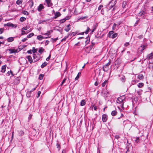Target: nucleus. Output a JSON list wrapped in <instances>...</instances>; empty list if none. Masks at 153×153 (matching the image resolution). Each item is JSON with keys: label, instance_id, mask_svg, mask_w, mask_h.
<instances>
[{"label": "nucleus", "instance_id": "nucleus-38", "mask_svg": "<svg viewBox=\"0 0 153 153\" xmlns=\"http://www.w3.org/2000/svg\"><path fill=\"white\" fill-rule=\"evenodd\" d=\"M4 28H0V34H1L4 32Z\"/></svg>", "mask_w": 153, "mask_h": 153}, {"label": "nucleus", "instance_id": "nucleus-51", "mask_svg": "<svg viewBox=\"0 0 153 153\" xmlns=\"http://www.w3.org/2000/svg\"><path fill=\"white\" fill-rule=\"evenodd\" d=\"M92 107H93V108L94 107V110L95 111H97V106H94V105H92Z\"/></svg>", "mask_w": 153, "mask_h": 153}, {"label": "nucleus", "instance_id": "nucleus-1", "mask_svg": "<svg viewBox=\"0 0 153 153\" xmlns=\"http://www.w3.org/2000/svg\"><path fill=\"white\" fill-rule=\"evenodd\" d=\"M126 98L124 95H123L118 97L117 100V103L120 104V107L122 108H123V104L125 101Z\"/></svg>", "mask_w": 153, "mask_h": 153}, {"label": "nucleus", "instance_id": "nucleus-2", "mask_svg": "<svg viewBox=\"0 0 153 153\" xmlns=\"http://www.w3.org/2000/svg\"><path fill=\"white\" fill-rule=\"evenodd\" d=\"M53 32V30H50L49 31H48L46 33H42V34L44 35H46L47 36V37H45V39H47L48 38H49L51 37V36H50V34L52 33Z\"/></svg>", "mask_w": 153, "mask_h": 153}, {"label": "nucleus", "instance_id": "nucleus-24", "mask_svg": "<svg viewBox=\"0 0 153 153\" xmlns=\"http://www.w3.org/2000/svg\"><path fill=\"white\" fill-rule=\"evenodd\" d=\"M47 64H48V63L47 62H44L42 64L41 66V68H44V67H45V66H46L47 65Z\"/></svg>", "mask_w": 153, "mask_h": 153}, {"label": "nucleus", "instance_id": "nucleus-10", "mask_svg": "<svg viewBox=\"0 0 153 153\" xmlns=\"http://www.w3.org/2000/svg\"><path fill=\"white\" fill-rule=\"evenodd\" d=\"M6 67V65H4L2 66L1 70V72H2V73H4L5 72Z\"/></svg>", "mask_w": 153, "mask_h": 153}, {"label": "nucleus", "instance_id": "nucleus-52", "mask_svg": "<svg viewBox=\"0 0 153 153\" xmlns=\"http://www.w3.org/2000/svg\"><path fill=\"white\" fill-rule=\"evenodd\" d=\"M56 146H57V148H58L59 149H59H60V145L59 144V143H57V144H56Z\"/></svg>", "mask_w": 153, "mask_h": 153}, {"label": "nucleus", "instance_id": "nucleus-43", "mask_svg": "<svg viewBox=\"0 0 153 153\" xmlns=\"http://www.w3.org/2000/svg\"><path fill=\"white\" fill-rule=\"evenodd\" d=\"M110 64H111V61H110V60H109V62L108 63L106 64L105 65H106V66H107L108 67H109V65H110Z\"/></svg>", "mask_w": 153, "mask_h": 153}, {"label": "nucleus", "instance_id": "nucleus-7", "mask_svg": "<svg viewBox=\"0 0 153 153\" xmlns=\"http://www.w3.org/2000/svg\"><path fill=\"white\" fill-rule=\"evenodd\" d=\"M8 50L10 51L9 53L10 54L16 53L17 51V50H16L14 49H8Z\"/></svg>", "mask_w": 153, "mask_h": 153}, {"label": "nucleus", "instance_id": "nucleus-48", "mask_svg": "<svg viewBox=\"0 0 153 153\" xmlns=\"http://www.w3.org/2000/svg\"><path fill=\"white\" fill-rule=\"evenodd\" d=\"M66 80V78H65L63 79V81L61 84V85H62L65 82V81Z\"/></svg>", "mask_w": 153, "mask_h": 153}, {"label": "nucleus", "instance_id": "nucleus-28", "mask_svg": "<svg viewBox=\"0 0 153 153\" xmlns=\"http://www.w3.org/2000/svg\"><path fill=\"white\" fill-rule=\"evenodd\" d=\"M26 18L24 17H22L20 19V21L21 22H23L26 20Z\"/></svg>", "mask_w": 153, "mask_h": 153}, {"label": "nucleus", "instance_id": "nucleus-64", "mask_svg": "<svg viewBox=\"0 0 153 153\" xmlns=\"http://www.w3.org/2000/svg\"><path fill=\"white\" fill-rule=\"evenodd\" d=\"M30 92L29 93H27V96L29 97L30 96Z\"/></svg>", "mask_w": 153, "mask_h": 153}, {"label": "nucleus", "instance_id": "nucleus-30", "mask_svg": "<svg viewBox=\"0 0 153 153\" xmlns=\"http://www.w3.org/2000/svg\"><path fill=\"white\" fill-rule=\"evenodd\" d=\"M34 35L33 33H31L27 36V38H30Z\"/></svg>", "mask_w": 153, "mask_h": 153}, {"label": "nucleus", "instance_id": "nucleus-57", "mask_svg": "<svg viewBox=\"0 0 153 153\" xmlns=\"http://www.w3.org/2000/svg\"><path fill=\"white\" fill-rule=\"evenodd\" d=\"M139 19H138L137 21L136 22L135 24V25H134V26H135L136 25V24H137L138 23V22L139 21Z\"/></svg>", "mask_w": 153, "mask_h": 153}, {"label": "nucleus", "instance_id": "nucleus-20", "mask_svg": "<svg viewBox=\"0 0 153 153\" xmlns=\"http://www.w3.org/2000/svg\"><path fill=\"white\" fill-rule=\"evenodd\" d=\"M81 73L80 72H79L78 73L77 76L75 78V80H77L79 78V77L81 75Z\"/></svg>", "mask_w": 153, "mask_h": 153}, {"label": "nucleus", "instance_id": "nucleus-23", "mask_svg": "<svg viewBox=\"0 0 153 153\" xmlns=\"http://www.w3.org/2000/svg\"><path fill=\"white\" fill-rule=\"evenodd\" d=\"M18 133L19 135L21 136H23L24 134V132L22 130L19 131Z\"/></svg>", "mask_w": 153, "mask_h": 153}, {"label": "nucleus", "instance_id": "nucleus-58", "mask_svg": "<svg viewBox=\"0 0 153 153\" xmlns=\"http://www.w3.org/2000/svg\"><path fill=\"white\" fill-rule=\"evenodd\" d=\"M49 43V41H48V40H46V42H45V44L46 45H48Z\"/></svg>", "mask_w": 153, "mask_h": 153}, {"label": "nucleus", "instance_id": "nucleus-53", "mask_svg": "<svg viewBox=\"0 0 153 153\" xmlns=\"http://www.w3.org/2000/svg\"><path fill=\"white\" fill-rule=\"evenodd\" d=\"M27 40V38H25L22 39V41L23 42H25Z\"/></svg>", "mask_w": 153, "mask_h": 153}, {"label": "nucleus", "instance_id": "nucleus-36", "mask_svg": "<svg viewBox=\"0 0 153 153\" xmlns=\"http://www.w3.org/2000/svg\"><path fill=\"white\" fill-rule=\"evenodd\" d=\"M37 51V49H36L35 47H33L32 48V52L34 53L36 52Z\"/></svg>", "mask_w": 153, "mask_h": 153}, {"label": "nucleus", "instance_id": "nucleus-18", "mask_svg": "<svg viewBox=\"0 0 153 153\" xmlns=\"http://www.w3.org/2000/svg\"><path fill=\"white\" fill-rule=\"evenodd\" d=\"M69 19V17H67V18H64L63 19L61 20H60V22L61 23H63L66 20H68Z\"/></svg>", "mask_w": 153, "mask_h": 153}, {"label": "nucleus", "instance_id": "nucleus-8", "mask_svg": "<svg viewBox=\"0 0 153 153\" xmlns=\"http://www.w3.org/2000/svg\"><path fill=\"white\" fill-rule=\"evenodd\" d=\"M45 1L47 3V6L48 7H50L52 6L53 4L51 3V0H45Z\"/></svg>", "mask_w": 153, "mask_h": 153}, {"label": "nucleus", "instance_id": "nucleus-25", "mask_svg": "<svg viewBox=\"0 0 153 153\" xmlns=\"http://www.w3.org/2000/svg\"><path fill=\"white\" fill-rule=\"evenodd\" d=\"M127 5V3L126 1H123L122 3V7L123 8H125Z\"/></svg>", "mask_w": 153, "mask_h": 153}, {"label": "nucleus", "instance_id": "nucleus-35", "mask_svg": "<svg viewBox=\"0 0 153 153\" xmlns=\"http://www.w3.org/2000/svg\"><path fill=\"white\" fill-rule=\"evenodd\" d=\"M90 30V29L88 27H87L86 30L85 32L86 34H88Z\"/></svg>", "mask_w": 153, "mask_h": 153}, {"label": "nucleus", "instance_id": "nucleus-60", "mask_svg": "<svg viewBox=\"0 0 153 153\" xmlns=\"http://www.w3.org/2000/svg\"><path fill=\"white\" fill-rule=\"evenodd\" d=\"M76 34V33L75 32H73L72 33V34L73 36H75Z\"/></svg>", "mask_w": 153, "mask_h": 153}, {"label": "nucleus", "instance_id": "nucleus-11", "mask_svg": "<svg viewBox=\"0 0 153 153\" xmlns=\"http://www.w3.org/2000/svg\"><path fill=\"white\" fill-rule=\"evenodd\" d=\"M4 26H7L8 27H13L14 25L13 24L9 22V23H8L6 24H4Z\"/></svg>", "mask_w": 153, "mask_h": 153}, {"label": "nucleus", "instance_id": "nucleus-39", "mask_svg": "<svg viewBox=\"0 0 153 153\" xmlns=\"http://www.w3.org/2000/svg\"><path fill=\"white\" fill-rule=\"evenodd\" d=\"M29 28V26H26L25 27H23L22 28V30H27Z\"/></svg>", "mask_w": 153, "mask_h": 153}, {"label": "nucleus", "instance_id": "nucleus-13", "mask_svg": "<svg viewBox=\"0 0 153 153\" xmlns=\"http://www.w3.org/2000/svg\"><path fill=\"white\" fill-rule=\"evenodd\" d=\"M145 14V12L143 10L138 13V16H141L144 15Z\"/></svg>", "mask_w": 153, "mask_h": 153}, {"label": "nucleus", "instance_id": "nucleus-21", "mask_svg": "<svg viewBox=\"0 0 153 153\" xmlns=\"http://www.w3.org/2000/svg\"><path fill=\"white\" fill-rule=\"evenodd\" d=\"M44 50H45L43 48L41 47L39 49V52L40 53H42Z\"/></svg>", "mask_w": 153, "mask_h": 153}, {"label": "nucleus", "instance_id": "nucleus-45", "mask_svg": "<svg viewBox=\"0 0 153 153\" xmlns=\"http://www.w3.org/2000/svg\"><path fill=\"white\" fill-rule=\"evenodd\" d=\"M22 33H21V35H23L26 34H27V33H26L25 31L23 30H22Z\"/></svg>", "mask_w": 153, "mask_h": 153}, {"label": "nucleus", "instance_id": "nucleus-54", "mask_svg": "<svg viewBox=\"0 0 153 153\" xmlns=\"http://www.w3.org/2000/svg\"><path fill=\"white\" fill-rule=\"evenodd\" d=\"M32 50H29L27 51V53H28L31 54L32 53Z\"/></svg>", "mask_w": 153, "mask_h": 153}, {"label": "nucleus", "instance_id": "nucleus-33", "mask_svg": "<svg viewBox=\"0 0 153 153\" xmlns=\"http://www.w3.org/2000/svg\"><path fill=\"white\" fill-rule=\"evenodd\" d=\"M22 3V0H18L16 1V3L18 5H19L21 4Z\"/></svg>", "mask_w": 153, "mask_h": 153}, {"label": "nucleus", "instance_id": "nucleus-42", "mask_svg": "<svg viewBox=\"0 0 153 153\" xmlns=\"http://www.w3.org/2000/svg\"><path fill=\"white\" fill-rule=\"evenodd\" d=\"M107 82V80H105L103 83H102V86L103 87H104L105 85Z\"/></svg>", "mask_w": 153, "mask_h": 153}, {"label": "nucleus", "instance_id": "nucleus-34", "mask_svg": "<svg viewBox=\"0 0 153 153\" xmlns=\"http://www.w3.org/2000/svg\"><path fill=\"white\" fill-rule=\"evenodd\" d=\"M117 27V25L115 23H114L112 27V30H115L116 29V27Z\"/></svg>", "mask_w": 153, "mask_h": 153}, {"label": "nucleus", "instance_id": "nucleus-3", "mask_svg": "<svg viewBox=\"0 0 153 153\" xmlns=\"http://www.w3.org/2000/svg\"><path fill=\"white\" fill-rule=\"evenodd\" d=\"M33 57L34 62L38 61L40 58V55L39 54H33Z\"/></svg>", "mask_w": 153, "mask_h": 153}, {"label": "nucleus", "instance_id": "nucleus-63", "mask_svg": "<svg viewBox=\"0 0 153 153\" xmlns=\"http://www.w3.org/2000/svg\"><path fill=\"white\" fill-rule=\"evenodd\" d=\"M32 116V115L31 114H30L29 115V117H28V119H29V120H30L31 119Z\"/></svg>", "mask_w": 153, "mask_h": 153}, {"label": "nucleus", "instance_id": "nucleus-14", "mask_svg": "<svg viewBox=\"0 0 153 153\" xmlns=\"http://www.w3.org/2000/svg\"><path fill=\"white\" fill-rule=\"evenodd\" d=\"M45 37L41 35H39L37 36V39L39 40H41L43 39H45Z\"/></svg>", "mask_w": 153, "mask_h": 153}, {"label": "nucleus", "instance_id": "nucleus-5", "mask_svg": "<svg viewBox=\"0 0 153 153\" xmlns=\"http://www.w3.org/2000/svg\"><path fill=\"white\" fill-rule=\"evenodd\" d=\"M108 119V116L106 114H103L102 116V120L103 122H106Z\"/></svg>", "mask_w": 153, "mask_h": 153}, {"label": "nucleus", "instance_id": "nucleus-44", "mask_svg": "<svg viewBox=\"0 0 153 153\" xmlns=\"http://www.w3.org/2000/svg\"><path fill=\"white\" fill-rule=\"evenodd\" d=\"M145 46H144V45H142L140 47L142 48V49H141V51H142L144 49H145V48H144Z\"/></svg>", "mask_w": 153, "mask_h": 153}, {"label": "nucleus", "instance_id": "nucleus-31", "mask_svg": "<svg viewBox=\"0 0 153 153\" xmlns=\"http://www.w3.org/2000/svg\"><path fill=\"white\" fill-rule=\"evenodd\" d=\"M44 75V74H40L39 76V79L40 80H42Z\"/></svg>", "mask_w": 153, "mask_h": 153}, {"label": "nucleus", "instance_id": "nucleus-16", "mask_svg": "<svg viewBox=\"0 0 153 153\" xmlns=\"http://www.w3.org/2000/svg\"><path fill=\"white\" fill-rule=\"evenodd\" d=\"M55 18H56L57 17L60 16L61 14L59 12H57L55 14Z\"/></svg>", "mask_w": 153, "mask_h": 153}, {"label": "nucleus", "instance_id": "nucleus-15", "mask_svg": "<svg viewBox=\"0 0 153 153\" xmlns=\"http://www.w3.org/2000/svg\"><path fill=\"white\" fill-rule=\"evenodd\" d=\"M7 41L8 42H13L14 40V37H9L7 39Z\"/></svg>", "mask_w": 153, "mask_h": 153}, {"label": "nucleus", "instance_id": "nucleus-40", "mask_svg": "<svg viewBox=\"0 0 153 153\" xmlns=\"http://www.w3.org/2000/svg\"><path fill=\"white\" fill-rule=\"evenodd\" d=\"M23 14L25 15H28L29 13L27 11H25L23 12Z\"/></svg>", "mask_w": 153, "mask_h": 153}, {"label": "nucleus", "instance_id": "nucleus-9", "mask_svg": "<svg viewBox=\"0 0 153 153\" xmlns=\"http://www.w3.org/2000/svg\"><path fill=\"white\" fill-rule=\"evenodd\" d=\"M27 58L28 59L30 63L31 64L33 62V59L32 57L30 56H26Z\"/></svg>", "mask_w": 153, "mask_h": 153}, {"label": "nucleus", "instance_id": "nucleus-46", "mask_svg": "<svg viewBox=\"0 0 153 153\" xmlns=\"http://www.w3.org/2000/svg\"><path fill=\"white\" fill-rule=\"evenodd\" d=\"M103 7V6L102 5H100L98 8V10H100Z\"/></svg>", "mask_w": 153, "mask_h": 153}, {"label": "nucleus", "instance_id": "nucleus-6", "mask_svg": "<svg viewBox=\"0 0 153 153\" xmlns=\"http://www.w3.org/2000/svg\"><path fill=\"white\" fill-rule=\"evenodd\" d=\"M45 7L43 4H40L37 7V10L39 12H41Z\"/></svg>", "mask_w": 153, "mask_h": 153}, {"label": "nucleus", "instance_id": "nucleus-32", "mask_svg": "<svg viewBox=\"0 0 153 153\" xmlns=\"http://www.w3.org/2000/svg\"><path fill=\"white\" fill-rule=\"evenodd\" d=\"M138 78L139 79H141L143 78V76L142 74H139L138 76Z\"/></svg>", "mask_w": 153, "mask_h": 153}, {"label": "nucleus", "instance_id": "nucleus-29", "mask_svg": "<svg viewBox=\"0 0 153 153\" xmlns=\"http://www.w3.org/2000/svg\"><path fill=\"white\" fill-rule=\"evenodd\" d=\"M118 34L117 33H115L112 34L111 36V38L112 39H114L116 38Z\"/></svg>", "mask_w": 153, "mask_h": 153}, {"label": "nucleus", "instance_id": "nucleus-26", "mask_svg": "<svg viewBox=\"0 0 153 153\" xmlns=\"http://www.w3.org/2000/svg\"><path fill=\"white\" fill-rule=\"evenodd\" d=\"M58 39V38L57 37L55 39H53L52 38H51V41H52L54 43L56 42V41Z\"/></svg>", "mask_w": 153, "mask_h": 153}, {"label": "nucleus", "instance_id": "nucleus-41", "mask_svg": "<svg viewBox=\"0 0 153 153\" xmlns=\"http://www.w3.org/2000/svg\"><path fill=\"white\" fill-rule=\"evenodd\" d=\"M68 35L65 36L63 39H62L61 41H65L66 40V39L67 38H68Z\"/></svg>", "mask_w": 153, "mask_h": 153}, {"label": "nucleus", "instance_id": "nucleus-49", "mask_svg": "<svg viewBox=\"0 0 153 153\" xmlns=\"http://www.w3.org/2000/svg\"><path fill=\"white\" fill-rule=\"evenodd\" d=\"M121 22H117V27L118 28L119 26L120 25V24H121Z\"/></svg>", "mask_w": 153, "mask_h": 153}, {"label": "nucleus", "instance_id": "nucleus-55", "mask_svg": "<svg viewBox=\"0 0 153 153\" xmlns=\"http://www.w3.org/2000/svg\"><path fill=\"white\" fill-rule=\"evenodd\" d=\"M41 93V92L40 91H39L38 92V96H37V97H38L40 96V95Z\"/></svg>", "mask_w": 153, "mask_h": 153}, {"label": "nucleus", "instance_id": "nucleus-62", "mask_svg": "<svg viewBox=\"0 0 153 153\" xmlns=\"http://www.w3.org/2000/svg\"><path fill=\"white\" fill-rule=\"evenodd\" d=\"M36 87H35V88L32 89H31V90L30 92V93L31 92H32V91H34L36 89Z\"/></svg>", "mask_w": 153, "mask_h": 153}, {"label": "nucleus", "instance_id": "nucleus-17", "mask_svg": "<svg viewBox=\"0 0 153 153\" xmlns=\"http://www.w3.org/2000/svg\"><path fill=\"white\" fill-rule=\"evenodd\" d=\"M86 103L85 101L84 100H82L80 102V105L81 106H83Z\"/></svg>", "mask_w": 153, "mask_h": 153}, {"label": "nucleus", "instance_id": "nucleus-22", "mask_svg": "<svg viewBox=\"0 0 153 153\" xmlns=\"http://www.w3.org/2000/svg\"><path fill=\"white\" fill-rule=\"evenodd\" d=\"M114 33V32L113 31H109L108 34V37L110 38L112 36L111 35L113 34Z\"/></svg>", "mask_w": 153, "mask_h": 153}, {"label": "nucleus", "instance_id": "nucleus-50", "mask_svg": "<svg viewBox=\"0 0 153 153\" xmlns=\"http://www.w3.org/2000/svg\"><path fill=\"white\" fill-rule=\"evenodd\" d=\"M51 54H50L48 57L46 59V60L47 61H49L51 58Z\"/></svg>", "mask_w": 153, "mask_h": 153}, {"label": "nucleus", "instance_id": "nucleus-4", "mask_svg": "<svg viewBox=\"0 0 153 153\" xmlns=\"http://www.w3.org/2000/svg\"><path fill=\"white\" fill-rule=\"evenodd\" d=\"M147 58L149 59L150 63H153V53H152L147 56Z\"/></svg>", "mask_w": 153, "mask_h": 153}, {"label": "nucleus", "instance_id": "nucleus-59", "mask_svg": "<svg viewBox=\"0 0 153 153\" xmlns=\"http://www.w3.org/2000/svg\"><path fill=\"white\" fill-rule=\"evenodd\" d=\"M115 138H116L117 139H119L120 137L119 135H116L115 136Z\"/></svg>", "mask_w": 153, "mask_h": 153}, {"label": "nucleus", "instance_id": "nucleus-56", "mask_svg": "<svg viewBox=\"0 0 153 153\" xmlns=\"http://www.w3.org/2000/svg\"><path fill=\"white\" fill-rule=\"evenodd\" d=\"M124 45L125 46L127 47L129 45V42H126L125 44Z\"/></svg>", "mask_w": 153, "mask_h": 153}, {"label": "nucleus", "instance_id": "nucleus-19", "mask_svg": "<svg viewBox=\"0 0 153 153\" xmlns=\"http://www.w3.org/2000/svg\"><path fill=\"white\" fill-rule=\"evenodd\" d=\"M117 113V112L116 110L112 111L111 112V115L113 116H115Z\"/></svg>", "mask_w": 153, "mask_h": 153}, {"label": "nucleus", "instance_id": "nucleus-37", "mask_svg": "<svg viewBox=\"0 0 153 153\" xmlns=\"http://www.w3.org/2000/svg\"><path fill=\"white\" fill-rule=\"evenodd\" d=\"M140 140V139L139 137H137L136 138V140H135V141L136 143H138L139 142Z\"/></svg>", "mask_w": 153, "mask_h": 153}, {"label": "nucleus", "instance_id": "nucleus-27", "mask_svg": "<svg viewBox=\"0 0 153 153\" xmlns=\"http://www.w3.org/2000/svg\"><path fill=\"white\" fill-rule=\"evenodd\" d=\"M144 85V84L143 83L140 82L138 83L137 85L138 87L140 88H141Z\"/></svg>", "mask_w": 153, "mask_h": 153}, {"label": "nucleus", "instance_id": "nucleus-61", "mask_svg": "<svg viewBox=\"0 0 153 153\" xmlns=\"http://www.w3.org/2000/svg\"><path fill=\"white\" fill-rule=\"evenodd\" d=\"M94 85L97 86L98 85V83L97 81L96 82L94 83Z\"/></svg>", "mask_w": 153, "mask_h": 153}, {"label": "nucleus", "instance_id": "nucleus-47", "mask_svg": "<svg viewBox=\"0 0 153 153\" xmlns=\"http://www.w3.org/2000/svg\"><path fill=\"white\" fill-rule=\"evenodd\" d=\"M70 27H67L65 29V30L66 31V32H68L69 31V30H70Z\"/></svg>", "mask_w": 153, "mask_h": 153}, {"label": "nucleus", "instance_id": "nucleus-12", "mask_svg": "<svg viewBox=\"0 0 153 153\" xmlns=\"http://www.w3.org/2000/svg\"><path fill=\"white\" fill-rule=\"evenodd\" d=\"M102 69L104 71H107L109 69V67L106 65H104L103 66Z\"/></svg>", "mask_w": 153, "mask_h": 153}]
</instances>
